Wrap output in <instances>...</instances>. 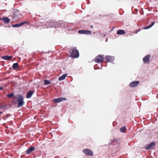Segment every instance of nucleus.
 I'll list each match as a JSON object with an SVG mask.
<instances>
[{
	"label": "nucleus",
	"instance_id": "f03ea898",
	"mask_svg": "<svg viewBox=\"0 0 158 158\" xmlns=\"http://www.w3.org/2000/svg\"><path fill=\"white\" fill-rule=\"evenodd\" d=\"M17 102H18V107H20L22 106L24 103L23 97L20 95H18Z\"/></svg>",
	"mask_w": 158,
	"mask_h": 158
},
{
	"label": "nucleus",
	"instance_id": "5701e85b",
	"mask_svg": "<svg viewBox=\"0 0 158 158\" xmlns=\"http://www.w3.org/2000/svg\"><path fill=\"white\" fill-rule=\"evenodd\" d=\"M49 25L52 27H55V23L54 22H52L49 23Z\"/></svg>",
	"mask_w": 158,
	"mask_h": 158
},
{
	"label": "nucleus",
	"instance_id": "20e7f679",
	"mask_svg": "<svg viewBox=\"0 0 158 158\" xmlns=\"http://www.w3.org/2000/svg\"><path fill=\"white\" fill-rule=\"evenodd\" d=\"M83 152L86 155H89L90 156L93 155L92 151L90 149H85L83 150Z\"/></svg>",
	"mask_w": 158,
	"mask_h": 158
},
{
	"label": "nucleus",
	"instance_id": "4be33fe9",
	"mask_svg": "<svg viewBox=\"0 0 158 158\" xmlns=\"http://www.w3.org/2000/svg\"><path fill=\"white\" fill-rule=\"evenodd\" d=\"M51 83V82L47 80H44V84L47 85L50 84Z\"/></svg>",
	"mask_w": 158,
	"mask_h": 158
},
{
	"label": "nucleus",
	"instance_id": "dca6fc26",
	"mask_svg": "<svg viewBox=\"0 0 158 158\" xmlns=\"http://www.w3.org/2000/svg\"><path fill=\"white\" fill-rule=\"evenodd\" d=\"M117 33L118 35H123L125 33L124 31L123 30H119L117 31Z\"/></svg>",
	"mask_w": 158,
	"mask_h": 158
},
{
	"label": "nucleus",
	"instance_id": "412c9836",
	"mask_svg": "<svg viewBox=\"0 0 158 158\" xmlns=\"http://www.w3.org/2000/svg\"><path fill=\"white\" fill-rule=\"evenodd\" d=\"M10 116L11 115L10 114H7L3 116L2 118L4 120H5L7 119L8 117Z\"/></svg>",
	"mask_w": 158,
	"mask_h": 158
},
{
	"label": "nucleus",
	"instance_id": "0eeeda50",
	"mask_svg": "<svg viewBox=\"0 0 158 158\" xmlns=\"http://www.w3.org/2000/svg\"><path fill=\"white\" fill-rule=\"evenodd\" d=\"M150 57V55H148L145 56L143 58V61L144 63L148 64L149 61V59Z\"/></svg>",
	"mask_w": 158,
	"mask_h": 158
},
{
	"label": "nucleus",
	"instance_id": "c85d7f7f",
	"mask_svg": "<svg viewBox=\"0 0 158 158\" xmlns=\"http://www.w3.org/2000/svg\"><path fill=\"white\" fill-rule=\"evenodd\" d=\"M91 28H93V26H92V25L91 26Z\"/></svg>",
	"mask_w": 158,
	"mask_h": 158
},
{
	"label": "nucleus",
	"instance_id": "6e6552de",
	"mask_svg": "<svg viewBox=\"0 0 158 158\" xmlns=\"http://www.w3.org/2000/svg\"><path fill=\"white\" fill-rule=\"evenodd\" d=\"M139 83V82L138 81H133L130 83L129 86L132 87H135L137 86Z\"/></svg>",
	"mask_w": 158,
	"mask_h": 158
},
{
	"label": "nucleus",
	"instance_id": "1a4fd4ad",
	"mask_svg": "<svg viewBox=\"0 0 158 158\" xmlns=\"http://www.w3.org/2000/svg\"><path fill=\"white\" fill-rule=\"evenodd\" d=\"M155 145V143L154 142H152L149 144L145 146V148L148 150L152 148V146H154Z\"/></svg>",
	"mask_w": 158,
	"mask_h": 158
},
{
	"label": "nucleus",
	"instance_id": "9b49d317",
	"mask_svg": "<svg viewBox=\"0 0 158 158\" xmlns=\"http://www.w3.org/2000/svg\"><path fill=\"white\" fill-rule=\"evenodd\" d=\"M1 20H2L3 22L6 23H9L10 22V19L6 17L3 18H2L1 19Z\"/></svg>",
	"mask_w": 158,
	"mask_h": 158
},
{
	"label": "nucleus",
	"instance_id": "f257e3e1",
	"mask_svg": "<svg viewBox=\"0 0 158 158\" xmlns=\"http://www.w3.org/2000/svg\"><path fill=\"white\" fill-rule=\"evenodd\" d=\"M69 53L71 56L74 58H77L79 56V53L78 50L76 47L71 49L69 50Z\"/></svg>",
	"mask_w": 158,
	"mask_h": 158
},
{
	"label": "nucleus",
	"instance_id": "39448f33",
	"mask_svg": "<svg viewBox=\"0 0 158 158\" xmlns=\"http://www.w3.org/2000/svg\"><path fill=\"white\" fill-rule=\"evenodd\" d=\"M67 100V98H59L53 100V101L54 103H58L64 100Z\"/></svg>",
	"mask_w": 158,
	"mask_h": 158
},
{
	"label": "nucleus",
	"instance_id": "4468645a",
	"mask_svg": "<svg viewBox=\"0 0 158 158\" xmlns=\"http://www.w3.org/2000/svg\"><path fill=\"white\" fill-rule=\"evenodd\" d=\"M12 58V56H9L6 55L3 56L2 57V59L6 60H10Z\"/></svg>",
	"mask_w": 158,
	"mask_h": 158
},
{
	"label": "nucleus",
	"instance_id": "2f4dec72",
	"mask_svg": "<svg viewBox=\"0 0 158 158\" xmlns=\"http://www.w3.org/2000/svg\"><path fill=\"white\" fill-rule=\"evenodd\" d=\"M1 20V18H0V20Z\"/></svg>",
	"mask_w": 158,
	"mask_h": 158
},
{
	"label": "nucleus",
	"instance_id": "423d86ee",
	"mask_svg": "<svg viewBox=\"0 0 158 158\" xmlns=\"http://www.w3.org/2000/svg\"><path fill=\"white\" fill-rule=\"evenodd\" d=\"M78 32L80 34L86 35H91L92 34L91 31L85 30H79L78 31Z\"/></svg>",
	"mask_w": 158,
	"mask_h": 158
},
{
	"label": "nucleus",
	"instance_id": "a211bd4d",
	"mask_svg": "<svg viewBox=\"0 0 158 158\" xmlns=\"http://www.w3.org/2000/svg\"><path fill=\"white\" fill-rule=\"evenodd\" d=\"M154 23L155 22L153 21L151 24H149L148 26L144 27L143 28V29H147L149 28H151L154 24Z\"/></svg>",
	"mask_w": 158,
	"mask_h": 158
},
{
	"label": "nucleus",
	"instance_id": "2eb2a0df",
	"mask_svg": "<svg viewBox=\"0 0 158 158\" xmlns=\"http://www.w3.org/2000/svg\"><path fill=\"white\" fill-rule=\"evenodd\" d=\"M33 94V92L32 91H30L28 92L27 94V98H30L32 94Z\"/></svg>",
	"mask_w": 158,
	"mask_h": 158
},
{
	"label": "nucleus",
	"instance_id": "bb28decb",
	"mask_svg": "<svg viewBox=\"0 0 158 158\" xmlns=\"http://www.w3.org/2000/svg\"><path fill=\"white\" fill-rule=\"evenodd\" d=\"M12 102H13V103H15V101H14V100H13L12 101Z\"/></svg>",
	"mask_w": 158,
	"mask_h": 158
},
{
	"label": "nucleus",
	"instance_id": "7ed1b4c3",
	"mask_svg": "<svg viewBox=\"0 0 158 158\" xmlns=\"http://www.w3.org/2000/svg\"><path fill=\"white\" fill-rule=\"evenodd\" d=\"M104 56V55H99L94 58V60L97 63H102L103 61Z\"/></svg>",
	"mask_w": 158,
	"mask_h": 158
},
{
	"label": "nucleus",
	"instance_id": "f3484780",
	"mask_svg": "<svg viewBox=\"0 0 158 158\" xmlns=\"http://www.w3.org/2000/svg\"><path fill=\"white\" fill-rule=\"evenodd\" d=\"M67 74H65L62 75V76L60 77L59 78V81H62L64 80L65 77L67 76Z\"/></svg>",
	"mask_w": 158,
	"mask_h": 158
},
{
	"label": "nucleus",
	"instance_id": "393cba45",
	"mask_svg": "<svg viewBox=\"0 0 158 158\" xmlns=\"http://www.w3.org/2000/svg\"><path fill=\"white\" fill-rule=\"evenodd\" d=\"M141 29L139 28L138 30H136L135 31V33L137 34V32L140 31Z\"/></svg>",
	"mask_w": 158,
	"mask_h": 158
},
{
	"label": "nucleus",
	"instance_id": "b1692460",
	"mask_svg": "<svg viewBox=\"0 0 158 158\" xmlns=\"http://www.w3.org/2000/svg\"><path fill=\"white\" fill-rule=\"evenodd\" d=\"M14 96V94L13 93H11L10 94H8L7 95V96L9 98H11L13 97Z\"/></svg>",
	"mask_w": 158,
	"mask_h": 158
},
{
	"label": "nucleus",
	"instance_id": "f8f14e48",
	"mask_svg": "<svg viewBox=\"0 0 158 158\" xmlns=\"http://www.w3.org/2000/svg\"><path fill=\"white\" fill-rule=\"evenodd\" d=\"M27 23L26 22H22L19 23H18L17 24L13 25L12 26L13 27H20V26L25 24Z\"/></svg>",
	"mask_w": 158,
	"mask_h": 158
},
{
	"label": "nucleus",
	"instance_id": "a878e982",
	"mask_svg": "<svg viewBox=\"0 0 158 158\" xmlns=\"http://www.w3.org/2000/svg\"><path fill=\"white\" fill-rule=\"evenodd\" d=\"M3 88V87H0V90H2Z\"/></svg>",
	"mask_w": 158,
	"mask_h": 158
},
{
	"label": "nucleus",
	"instance_id": "7c9ffc66",
	"mask_svg": "<svg viewBox=\"0 0 158 158\" xmlns=\"http://www.w3.org/2000/svg\"><path fill=\"white\" fill-rule=\"evenodd\" d=\"M2 107H5V106H2Z\"/></svg>",
	"mask_w": 158,
	"mask_h": 158
},
{
	"label": "nucleus",
	"instance_id": "6ab92c4d",
	"mask_svg": "<svg viewBox=\"0 0 158 158\" xmlns=\"http://www.w3.org/2000/svg\"><path fill=\"white\" fill-rule=\"evenodd\" d=\"M19 65L18 63H15L13 64V68L14 69H15L17 68L18 67Z\"/></svg>",
	"mask_w": 158,
	"mask_h": 158
},
{
	"label": "nucleus",
	"instance_id": "9d476101",
	"mask_svg": "<svg viewBox=\"0 0 158 158\" xmlns=\"http://www.w3.org/2000/svg\"><path fill=\"white\" fill-rule=\"evenodd\" d=\"M105 59L109 62H111L114 61V58L112 56H106Z\"/></svg>",
	"mask_w": 158,
	"mask_h": 158
},
{
	"label": "nucleus",
	"instance_id": "c756f323",
	"mask_svg": "<svg viewBox=\"0 0 158 158\" xmlns=\"http://www.w3.org/2000/svg\"><path fill=\"white\" fill-rule=\"evenodd\" d=\"M104 36H106V35L105 34L104 35Z\"/></svg>",
	"mask_w": 158,
	"mask_h": 158
},
{
	"label": "nucleus",
	"instance_id": "aec40b11",
	"mask_svg": "<svg viewBox=\"0 0 158 158\" xmlns=\"http://www.w3.org/2000/svg\"><path fill=\"white\" fill-rule=\"evenodd\" d=\"M126 127L125 126H124V127H121L120 129V131L122 132H125L126 130Z\"/></svg>",
	"mask_w": 158,
	"mask_h": 158
},
{
	"label": "nucleus",
	"instance_id": "cd10ccee",
	"mask_svg": "<svg viewBox=\"0 0 158 158\" xmlns=\"http://www.w3.org/2000/svg\"><path fill=\"white\" fill-rule=\"evenodd\" d=\"M2 112L0 111V114H2Z\"/></svg>",
	"mask_w": 158,
	"mask_h": 158
},
{
	"label": "nucleus",
	"instance_id": "ddd939ff",
	"mask_svg": "<svg viewBox=\"0 0 158 158\" xmlns=\"http://www.w3.org/2000/svg\"><path fill=\"white\" fill-rule=\"evenodd\" d=\"M35 150V148L34 147H31L26 151V153L27 154L30 153Z\"/></svg>",
	"mask_w": 158,
	"mask_h": 158
}]
</instances>
